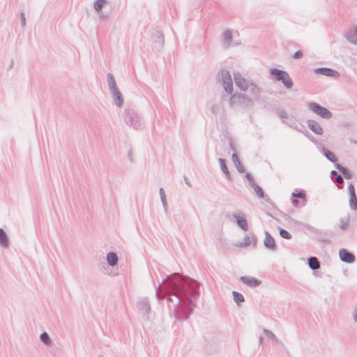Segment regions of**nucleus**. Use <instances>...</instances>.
<instances>
[{
	"mask_svg": "<svg viewBox=\"0 0 357 357\" xmlns=\"http://www.w3.org/2000/svg\"><path fill=\"white\" fill-rule=\"evenodd\" d=\"M105 3V0H97L94 3V8L99 11L101 10L103 5Z\"/></svg>",
	"mask_w": 357,
	"mask_h": 357,
	"instance_id": "obj_23",
	"label": "nucleus"
},
{
	"mask_svg": "<svg viewBox=\"0 0 357 357\" xmlns=\"http://www.w3.org/2000/svg\"><path fill=\"white\" fill-rule=\"evenodd\" d=\"M222 76L223 79V85L225 89V90L229 93H231L233 91V84L231 82V76L228 71L223 70L222 72Z\"/></svg>",
	"mask_w": 357,
	"mask_h": 357,
	"instance_id": "obj_4",
	"label": "nucleus"
},
{
	"mask_svg": "<svg viewBox=\"0 0 357 357\" xmlns=\"http://www.w3.org/2000/svg\"><path fill=\"white\" fill-rule=\"evenodd\" d=\"M331 174H332V175H336V174H337V173H336V172H335V171H332V172H331Z\"/></svg>",
	"mask_w": 357,
	"mask_h": 357,
	"instance_id": "obj_33",
	"label": "nucleus"
},
{
	"mask_svg": "<svg viewBox=\"0 0 357 357\" xmlns=\"http://www.w3.org/2000/svg\"><path fill=\"white\" fill-rule=\"evenodd\" d=\"M293 204H294V206H302V205H301V202H298L296 199H294L293 201Z\"/></svg>",
	"mask_w": 357,
	"mask_h": 357,
	"instance_id": "obj_31",
	"label": "nucleus"
},
{
	"mask_svg": "<svg viewBox=\"0 0 357 357\" xmlns=\"http://www.w3.org/2000/svg\"><path fill=\"white\" fill-rule=\"evenodd\" d=\"M234 298L236 303L243 302L244 301V297L243 296L236 291H233Z\"/></svg>",
	"mask_w": 357,
	"mask_h": 357,
	"instance_id": "obj_20",
	"label": "nucleus"
},
{
	"mask_svg": "<svg viewBox=\"0 0 357 357\" xmlns=\"http://www.w3.org/2000/svg\"><path fill=\"white\" fill-rule=\"evenodd\" d=\"M349 192L350 196L356 195L355 188L352 184H350L348 187Z\"/></svg>",
	"mask_w": 357,
	"mask_h": 357,
	"instance_id": "obj_29",
	"label": "nucleus"
},
{
	"mask_svg": "<svg viewBox=\"0 0 357 357\" xmlns=\"http://www.w3.org/2000/svg\"><path fill=\"white\" fill-rule=\"evenodd\" d=\"M339 255L341 260L347 263H352L355 260L354 255L349 252L346 249H341L339 252Z\"/></svg>",
	"mask_w": 357,
	"mask_h": 357,
	"instance_id": "obj_5",
	"label": "nucleus"
},
{
	"mask_svg": "<svg viewBox=\"0 0 357 357\" xmlns=\"http://www.w3.org/2000/svg\"><path fill=\"white\" fill-rule=\"evenodd\" d=\"M309 266L311 268L316 270L319 268V262L316 257H310L309 259Z\"/></svg>",
	"mask_w": 357,
	"mask_h": 357,
	"instance_id": "obj_13",
	"label": "nucleus"
},
{
	"mask_svg": "<svg viewBox=\"0 0 357 357\" xmlns=\"http://www.w3.org/2000/svg\"><path fill=\"white\" fill-rule=\"evenodd\" d=\"M280 236L285 239H290L291 238V235L285 229L280 228L279 229Z\"/></svg>",
	"mask_w": 357,
	"mask_h": 357,
	"instance_id": "obj_21",
	"label": "nucleus"
},
{
	"mask_svg": "<svg viewBox=\"0 0 357 357\" xmlns=\"http://www.w3.org/2000/svg\"><path fill=\"white\" fill-rule=\"evenodd\" d=\"M113 97H114L116 104L120 107L122 104V100L121 98L120 92L117 91L116 90L114 91H113Z\"/></svg>",
	"mask_w": 357,
	"mask_h": 357,
	"instance_id": "obj_16",
	"label": "nucleus"
},
{
	"mask_svg": "<svg viewBox=\"0 0 357 357\" xmlns=\"http://www.w3.org/2000/svg\"><path fill=\"white\" fill-rule=\"evenodd\" d=\"M292 196L295 198H299L301 199V205H305V193L302 192H299L297 193H292Z\"/></svg>",
	"mask_w": 357,
	"mask_h": 357,
	"instance_id": "obj_17",
	"label": "nucleus"
},
{
	"mask_svg": "<svg viewBox=\"0 0 357 357\" xmlns=\"http://www.w3.org/2000/svg\"><path fill=\"white\" fill-rule=\"evenodd\" d=\"M224 38H225V40H227V42H229L231 40V34L230 31H225L224 33Z\"/></svg>",
	"mask_w": 357,
	"mask_h": 357,
	"instance_id": "obj_28",
	"label": "nucleus"
},
{
	"mask_svg": "<svg viewBox=\"0 0 357 357\" xmlns=\"http://www.w3.org/2000/svg\"><path fill=\"white\" fill-rule=\"evenodd\" d=\"M40 338H41V340H42L44 342H45V343H47H47L49 342V341H50L49 336H48V335H47V333H43L41 335Z\"/></svg>",
	"mask_w": 357,
	"mask_h": 357,
	"instance_id": "obj_27",
	"label": "nucleus"
},
{
	"mask_svg": "<svg viewBox=\"0 0 357 357\" xmlns=\"http://www.w3.org/2000/svg\"><path fill=\"white\" fill-rule=\"evenodd\" d=\"M303 56V52L301 51H297L294 55V57L295 59H300Z\"/></svg>",
	"mask_w": 357,
	"mask_h": 357,
	"instance_id": "obj_30",
	"label": "nucleus"
},
{
	"mask_svg": "<svg viewBox=\"0 0 357 357\" xmlns=\"http://www.w3.org/2000/svg\"><path fill=\"white\" fill-rule=\"evenodd\" d=\"M349 223V218L342 219L340 221L339 227L341 229H345V228H347L348 227Z\"/></svg>",
	"mask_w": 357,
	"mask_h": 357,
	"instance_id": "obj_26",
	"label": "nucleus"
},
{
	"mask_svg": "<svg viewBox=\"0 0 357 357\" xmlns=\"http://www.w3.org/2000/svg\"><path fill=\"white\" fill-rule=\"evenodd\" d=\"M253 189L259 197L262 198L264 197L263 190L261 189V188H260L259 186H258L257 185H254Z\"/></svg>",
	"mask_w": 357,
	"mask_h": 357,
	"instance_id": "obj_24",
	"label": "nucleus"
},
{
	"mask_svg": "<svg viewBox=\"0 0 357 357\" xmlns=\"http://www.w3.org/2000/svg\"><path fill=\"white\" fill-rule=\"evenodd\" d=\"M325 156L331 162H335L336 158L335 155L328 149H324Z\"/></svg>",
	"mask_w": 357,
	"mask_h": 357,
	"instance_id": "obj_18",
	"label": "nucleus"
},
{
	"mask_svg": "<svg viewBox=\"0 0 357 357\" xmlns=\"http://www.w3.org/2000/svg\"><path fill=\"white\" fill-rule=\"evenodd\" d=\"M309 126H310V129L315 133L319 134V135L322 133V128L318 123L313 121H310L309 123Z\"/></svg>",
	"mask_w": 357,
	"mask_h": 357,
	"instance_id": "obj_11",
	"label": "nucleus"
},
{
	"mask_svg": "<svg viewBox=\"0 0 357 357\" xmlns=\"http://www.w3.org/2000/svg\"><path fill=\"white\" fill-rule=\"evenodd\" d=\"M22 22H23V24H24V17L22 18Z\"/></svg>",
	"mask_w": 357,
	"mask_h": 357,
	"instance_id": "obj_34",
	"label": "nucleus"
},
{
	"mask_svg": "<svg viewBox=\"0 0 357 357\" xmlns=\"http://www.w3.org/2000/svg\"><path fill=\"white\" fill-rule=\"evenodd\" d=\"M264 245L266 248L273 250L275 248V243L273 238L268 234H266L264 238Z\"/></svg>",
	"mask_w": 357,
	"mask_h": 357,
	"instance_id": "obj_9",
	"label": "nucleus"
},
{
	"mask_svg": "<svg viewBox=\"0 0 357 357\" xmlns=\"http://www.w3.org/2000/svg\"><path fill=\"white\" fill-rule=\"evenodd\" d=\"M336 167L337 169L343 174V176L349 179L351 177V174L349 173V172L346 169L344 168V167L341 166L340 165H336Z\"/></svg>",
	"mask_w": 357,
	"mask_h": 357,
	"instance_id": "obj_14",
	"label": "nucleus"
},
{
	"mask_svg": "<svg viewBox=\"0 0 357 357\" xmlns=\"http://www.w3.org/2000/svg\"><path fill=\"white\" fill-rule=\"evenodd\" d=\"M237 220L238 225L242 228L243 230L247 231L248 229V226L247 223V220L243 215H238L236 216Z\"/></svg>",
	"mask_w": 357,
	"mask_h": 357,
	"instance_id": "obj_10",
	"label": "nucleus"
},
{
	"mask_svg": "<svg viewBox=\"0 0 357 357\" xmlns=\"http://www.w3.org/2000/svg\"><path fill=\"white\" fill-rule=\"evenodd\" d=\"M107 260L110 266H114L117 263L118 257L115 253L109 252L107 255Z\"/></svg>",
	"mask_w": 357,
	"mask_h": 357,
	"instance_id": "obj_12",
	"label": "nucleus"
},
{
	"mask_svg": "<svg viewBox=\"0 0 357 357\" xmlns=\"http://www.w3.org/2000/svg\"><path fill=\"white\" fill-rule=\"evenodd\" d=\"M108 83L111 89H112L113 91L116 90L115 79L112 75H109Z\"/></svg>",
	"mask_w": 357,
	"mask_h": 357,
	"instance_id": "obj_25",
	"label": "nucleus"
},
{
	"mask_svg": "<svg viewBox=\"0 0 357 357\" xmlns=\"http://www.w3.org/2000/svg\"><path fill=\"white\" fill-rule=\"evenodd\" d=\"M271 73L277 80L281 81L287 89L292 87L293 82L287 72L278 69H273L271 70Z\"/></svg>",
	"mask_w": 357,
	"mask_h": 357,
	"instance_id": "obj_1",
	"label": "nucleus"
},
{
	"mask_svg": "<svg viewBox=\"0 0 357 357\" xmlns=\"http://www.w3.org/2000/svg\"><path fill=\"white\" fill-rule=\"evenodd\" d=\"M234 79L236 86L243 91H245L249 87L248 82L241 76L239 73H235L234 75Z\"/></svg>",
	"mask_w": 357,
	"mask_h": 357,
	"instance_id": "obj_3",
	"label": "nucleus"
},
{
	"mask_svg": "<svg viewBox=\"0 0 357 357\" xmlns=\"http://www.w3.org/2000/svg\"><path fill=\"white\" fill-rule=\"evenodd\" d=\"M349 205L353 210L357 208V198L356 195L350 196Z\"/></svg>",
	"mask_w": 357,
	"mask_h": 357,
	"instance_id": "obj_19",
	"label": "nucleus"
},
{
	"mask_svg": "<svg viewBox=\"0 0 357 357\" xmlns=\"http://www.w3.org/2000/svg\"><path fill=\"white\" fill-rule=\"evenodd\" d=\"M309 107L314 112L319 114L321 117L324 119H329L331 117V113L326 108L323 107L315 102H312L309 104Z\"/></svg>",
	"mask_w": 357,
	"mask_h": 357,
	"instance_id": "obj_2",
	"label": "nucleus"
},
{
	"mask_svg": "<svg viewBox=\"0 0 357 357\" xmlns=\"http://www.w3.org/2000/svg\"><path fill=\"white\" fill-rule=\"evenodd\" d=\"M241 280L242 282H243L245 284L250 286V287H256L261 284V281L251 277L248 276H244L241 277Z\"/></svg>",
	"mask_w": 357,
	"mask_h": 357,
	"instance_id": "obj_7",
	"label": "nucleus"
},
{
	"mask_svg": "<svg viewBox=\"0 0 357 357\" xmlns=\"http://www.w3.org/2000/svg\"><path fill=\"white\" fill-rule=\"evenodd\" d=\"M219 162H220V164L221 165V167H222V171L224 172V173L227 176V177L229 178V170L227 169V167H226V165L225 163V161L222 158H220L219 159Z\"/></svg>",
	"mask_w": 357,
	"mask_h": 357,
	"instance_id": "obj_22",
	"label": "nucleus"
},
{
	"mask_svg": "<svg viewBox=\"0 0 357 357\" xmlns=\"http://www.w3.org/2000/svg\"><path fill=\"white\" fill-rule=\"evenodd\" d=\"M0 243L5 247L7 246L8 243L6 234L1 229H0Z\"/></svg>",
	"mask_w": 357,
	"mask_h": 357,
	"instance_id": "obj_15",
	"label": "nucleus"
},
{
	"mask_svg": "<svg viewBox=\"0 0 357 357\" xmlns=\"http://www.w3.org/2000/svg\"><path fill=\"white\" fill-rule=\"evenodd\" d=\"M255 241L256 239L254 236L250 237V236H245L241 241H239L236 244V246L238 248L248 247L252 243V242L255 243Z\"/></svg>",
	"mask_w": 357,
	"mask_h": 357,
	"instance_id": "obj_6",
	"label": "nucleus"
},
{
	"mask_svg": "<svg viewBox=\"0 0 357 357\" xmlns=\"http://www.w3.org/2000/svg\"><path fill=\"white\" fill-rule=\"evenodd\" d=\"M317 72L328 77H337L339 76V73L329 68H319L317 70Z\"/></svg>",
	"mask_w": 357,
	"mask_h": 357,
	"instance_id": "obj_8",
	"label": "nucleus"
},
{
	"mask_svg": "<svg viewBox=\"0 0 357 357\" xmlns=\"http://www.w3.org/2000/svg\"><path fill=\"white\" fill-rule=\"evenodd\" d=\"M336 182L338 183H343V178L340 176H338L336 178Z\"/></svg>",
	"mask_w": 357,
	"mask_h": 357,
	"instance_id": "obj_32",
	"label": "nucleus"
}]
</instances>
